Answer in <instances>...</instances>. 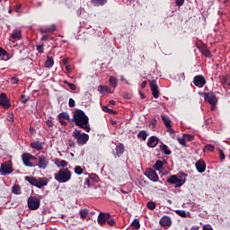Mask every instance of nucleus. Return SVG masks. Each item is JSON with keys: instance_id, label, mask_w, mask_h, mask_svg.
<instances>
[{"instance_id": "4468645a", "label": "nucleus", "mask_w": 230, "mask_h": 230, "mask_svg": "<svg viewBox=\"0 0 230 230\" xmlns=\"http://www.w3.org/2000/svg\"><path fill=\"white\" fill-rule=\"evenodd\" d=\"M162 119L167 128V132H169V134L171 136H174L175 135V131L173 130V128H172V120H170V119H168L166 116H162Z\"/></svg>"}, {"instance_id": "9b49d317", "label": "nucleus", "mask_w": 230, "mask_h": 230, "mask_svg": "<svg viewBox=\"0 0 230 230\" xmlns=\"http://www.w3.org/2000/svg\"><path fill=\"white\" fill-rule=\"evenodd\" d=\"M0 105L4 109H10L12 107V104H10V100H8V97H6V93H4L0 94Z\"/></svg>"}, {"instance_id": "f257e3e1", "label": "nucleus", "mask_w": 230, "mask_h": 230, "mask_svg": "<svg viewBox=\"0 0 230 230\" xmlns=\"http://www.w3.org/2000/svg\"><path fill=\"white\" fill-rule=\"evenodd\" d=\"M73 121L76 127L84 130V132H91V125L89 124V117L85 115V112L81 110H76L73 115Z\"/></svg>"}, {"instance_id": "58836bf2", "label": "nucleus", "mask_w": 230, "mask_h": 230, "mask_svg": "<svg viewBox=\"0 0 230 230\" xmlns=\"http://www.w3.org/2000/svg\"><path fill=\"white\" fill-rule=\"evenodd\" d=\"M89 211L87 209L80 210V217L81 218H85L88 215Z\"/></svg>"}, {"instance_id": "09e8293b", "label": "nucleus", "mask_w": 230, "mask_h": 230, "mask_svg": "<svg viewBox=\"0 0 230 230\" xmlns=\"http://www.w3.org/2000/svg\"><path fill=\"white\" fill-rule=\"evenodd\" d=\"M68 105H69V107H75V100L70 98L69 102H68Z\"/></svg>"}, {"instance_id": "6ab92c4d", "label": "nucleus", "mask_w": 230, "mask_h": 230, "mask_svg": "<svg viewBox=\"0 0 230 230\" xmlns=\"http://www.w3.org/2000/svg\"><path fill=\"white\" fill-rule=\"evenodd\" d=\"M160 226H162L163 227H170V226H172V218H170V217H163L160 219Z\"/></svg>"}, {"instance_id": "c03bdc74", "label": "nucleus", "mask_w": 230, "mask_h": 230, "mask_svg": "<svg viewBox=\"0 0 230 230\" xmlns=\"http://www.w3.org/2000/svg\"><path fill=\"white\" fill-rule=\"evenodd\" d=\"M85 186H86V188H91V180H89V178H86L84 180V188H85Z\"/></svg>"}, {"instance_id": "e433bc0d", "label": "nucleus", "mask_w": 230, "mask_h": 230, "mask_svg": "<svg viewBox=\"0 0 230 230\" xmlns=\"http://www.w3.org/2000/svg\"><path fill=\"white\" fill-rule=\"evenodd\" d=\"M132 227H134L135 229H139V227H141V225L139 224V220L135 219L132 223H131Z\"/></svg>"}, {"instance_id": "393cba45", "label": "nucleus", "mask_w": 230, "mask_h": 230, "mask_svg": "<svg viewBox=\"0 0 230 230\" xmlns=\"http://www.w3.org/2000/svg\"><path fill=\"white\" fill-rule=\"evenodd\" d=\"M31 147L33 148L34 150L40 151L42 150V143H40V141L32 142L31 144Z\"/></svg>"}, {"instance_id": "338daca9", "label": "nucleus", "mask_w": 230, "mask_h": 230, "mask_svg": "<svg viewBox=\"0 0 230 230\" xmlns=\"http://www.w3.org/2000/svg\"><path fill=\"white\" fill-rule=\"evenodd\" d=\"M202 230H213V228L208 227V226H203Z\"/></svg>"}, {"instance_id": "6e6d98bb", "label": "nucleus", "mask_w": 230, "mask_h": 230, "mask_svg": "<svg viewBox=\"0 0 230 230\" xmlns=\"http://www.w3.org/2000/svg\"><path fill=\"white\" fill-rule=\"evenodd\" d=\"M40 32L41 33H51L49 28L48 29H41Z\"/></svg>"}, {"instance_id": "f03ea898", "label": "nucleus", "mask_w": 230, "mask_h": 230, "mask_svg": "<svg viewBox=\"0 0 230 230\" xmlns=\"http://www.w3.org/2000/svg\"><path fill=\"white\" fill-rule=\"evenodd\" d=\"M71 177H73V173L67 168L60 169L54 174L55 181L59 184H66V182H69V181H71Z\"/></svg>"}, {"instance_id": "ea45409f", "label": "nucleus", "mask_w": 230, "mask_h": 230, "mask_svg": "<svg viewBox=\"0 0 230 230\" xmlns=\"http://www.w3.org/2000/svg\"><path fill=\"white\" fill-rule=\"evenodd\" d=\"M177 141L180 143V145H182V146H186V139L183 137H178Z\"/></svg>"}, {"instance_id": "f3484780", "label": "nucleus", "mask_w": 230, "mask_h": 230, "mask_svg": "<svg viewBox=\"0 0 230 230\" xmlns=\"http://www.w3.org/2000/svg\"><path fill=\"white\" fill-rule=\"evenodd\" d=\"M150 85L154 98H159V86L157 85V82L153 80L150 82Z\"/></svg>"}, {"instance_id": "7c9ffc66", "label": "nucleus", "mask_w": 230, "mask_h": 230, "mask_svg": "<svg viewBox=\"0 0 230 230\" xmlns=\"http://www.w3.org/2000/svg\"><path fill=\"white\" fill-rule=\"evenodd\" d=\"M137 137H140V139H143V141H146V137H148V135L146 134V131L142 130L137 134Z\"/></svg>"}, {"instance_id": "4d7b16f0", "label": "nucleus", "mask_w": 230, "mask_h": 230, "mask_svg": "<svg viewBox=\"0 0 230 230\" xmlns=\"http://www.w3.org/2000/svg\"><path fill=\"white\" fill-rule=\"evenodd\" d=\"M58 120H59V123H61V125H64V126L67 125V122L64 120V119H58Z\"/></svg>"}, {"instance_id": "1a4fd4ad", "label": "nucleus", "mask_w": 230, "mask_h": 230, "mask_svg": "<svg viewBox=\"0 0 230 230\" xmlns=\"http://www.w3.org/2000/svg\"><path fill=\"white\" fill-rule=\"evenodd\" d=\"M40 170H46L49 166V159L48 156L41 155L38 157V164H36Z\"/></svg>"}, {"instance_id": "2f4dec72", "label": "nucleus", "mask_w": 230, "mask_h": 230, "mask_svg": "<svg viewBox=\"0 0 230 230\" xmlns=\"http://www.w3.org/2000/svg\"><path fill=\"white\" fill-rule=\"evenodd\" d=\"M58 119H67L69 121V113L67 112H61L58 114Z\"/></svg>"}, {"instance_id": "37998d69", "label": "nucleus", "mask_w": 230, "mask_h": 230, "mask_svg": "<svg viewBox=\"0 0 230 230\" xmlns=\"http://www.w3.org/2000/svg\"><path fill=\"white\" fill-rule=\"evenodd\" d=\"M102 110L104 111V112H109V114H114V111H112L111 109H109L108 106H104Z\"/></svg>"}, {"instance_id": "4c0bfd02", "label": "nucleus", "mask_w": 230, "mask_h": 230, "mask_svg": "<svg viewBox=\"0 0 230 230\" xmlns=\"http://www.w3.org/2000/svg\"><path fill=\"white\" fill-rule=\"evenodd\" d=\"M183 137L185 138V141H193V139H195V137H193V135L188 134H183Z\"/></svg>"}, {"instance_id": "bf43d9fd", "label": "nucleus", "mask_w": 230, "mask_h": 230, "mask_svg": "<svg viewBox=\"0 0 230 230\" xmlns=\"http://www.w3.org/2000/svg\"><path fill=\"white\" fill-rule=\"evenodd\" d=\"M22 103H26L28 102V99H26V95H22Z\"/></svg>"}, {"instance_id": "a211bd4d", "label": "nucleus", "mask_w": 230, "mask_h": 230, "mask_svg": "<svg viewBox=\"0 0 230 230\" xmlns=\"http://www.w3.org/2000/svg\"><path fill=\"white\" fill-rule=\"evenodd\" d=\"M195 166L199 173H204L206 172V163L204 162V160H199L196 163Z\"/></svg>"}, {"instance_id": "cd10ccee", "label": "nucleus", "mask_w": 230, "mask_h": 230, "mask_svg": "<svg viewBox=\"0 0 230 230\" xmlns=\"http://www.w3.org/2000/svg\"><path fill=\"white\" fill-rule=\"evenodd\" d=\"M160 149L165 155H170L172 154V151L168 148V146L163 144L160 146Z\"/></svg>"}, {"instance_id": "680f3d73", "label": "nucleus", "mask_w": 230, "mask_h": 230, "mask_svg": "<svg viewBox=\"0 0 230 230\" xmlns=\"http://www.w3.org/2000/svg\"><path fill=\"white\" fill-rule=\"evenodd\" d=\"M68 62H69V58H66L63 59V65L64 66H67Z\"/></svg>"}, {"instance_id": "de8ad7c7", "label": "nucleus", "mask_w": 230, "mask_h": 230, "mask_svg": "<svg viewBox=\"0 0 230 230\" xmlns=\"http://www.w3.org/2000/svg\"><path fill=\"white\" fill-rule=\"evenodd\" d=\"M68 143H69V146L71 147V148H75V141H73L72 139H69L68 140Z\"/></svg>"}, {"instance_id": "f8f14e48", "label": "nucleus", "mask_w": 230, "mask_h": 230, "mask_svg": "<svg viewBox=\"0 0 230 230\" xmlns=\"http://www.w3.org/2000/svg\"><path fill=\"white\" fill-rule=\"evenodd\" d=\"M146 175L150 181H153V182H157V181H159V175L154 169H147L146 171Z\"/></svg>"}, {"instance_id": "5fc2aeb1", "label": "nucleus", "mask_w": 230, "mask_h": 230, "mask_svg": "<svg viewBox=\"0 0 230 230\" xmlns=\"http://www.w3.org/2000/svg\"><path fill=\"white\" fill-rule=\"evenodd\" d=\"M55 30H57V27L55 26V24H52L50 27H49V31H55Z\"/></svg>"}, {"instance_id": "7ed1b4c3", "label": "nucleus", "mask_w": 230, "mask_h": 230, "mask_svg": "<svg viewBox=\"0 0 230 230\" xmlns=\"http://www.w3.org/2000/svg\"><path fill=\"white\" fill-rule=\"evenodd\" d=\"M25 181L27 182H30L31 186H35L36 188H44V186H48V178L46 177H40V178H35L33 176H26Z\"/></svg>"}, {"instance_id": "bb28decb", "label": "nucleus", "mask_w": 230, "mask_h": 230, "mask_svg": "<svg viewBox=\"0 0 230 230\" xmlns=\"http://www.w3.org/2000/svg\"><path fill=\"white\" fill-rule=\"evenodd\" d=\"M91 3L93 6H103L107 3V0H92Z\"/></svg>"}, {"instance_id": "ddd939ff", "label": "nucleus", "mask_w": 230, "mask_h": 230, "mask_svg": "<svg viewBox=\"0 0 230 230\" xmlns=\"http://www.w3.org/2000/svg\"><path fill=\"white\" fill-rule=\"evenodd\" d=\"M166 164V160H157L153 165V168L156 170V172H159V173H163V170H164Z\"/></svg>"}, {"instance_id": "e2e57ef3", "label": "nucleus", "mask_w": 230, "mask_h": 230, "mask_svg": "<svg viewBox=\"0 0 230 230\" xmlns=\"http://www.w3.org/2000/svg\"><path fill=\"white\" fill-rule=\"evenodd\" d=\"M12 82H13V84H18V83H19V79H17V77H13V78H12Z\"/></svg>"}, {"instance_id": "423d86ee", "label": "nucleus", "mask_w": 230, "mask_h": 230, "mask_svg": "<svg viewBox=\"0 0 230 230\" xmlns=\"http://www.w3.org/2000/svg\"><path fill=\"white\" fill-rule=\"evenodd\" d=\"M27 206L31 211H35L40 208V199L37 197L31 196L27 200Z\"/></svg>"}, {"instance_id": "69168bd1", "label": "nucleus", "mask_w": 230, "mask_h": 230, "mask_svg": "<svg viewBox=\"0 0 230 230\" xmlns=\"http://www.w3.org/2000/svg\"><path fill=\"white\" fill-rule=\"evenodd\" d=\"M199 229H200V226H194L190 228V230H199Z\"/></svg>"}, {"instance_id": "473e14b6", "label": "nucleus", "mask_w": 230, "mask_h": 230, "mask_svg": "<svg viewBox=\"0 0 230 230\" xmlns=\"http://www.w3.org/2000/svg\"><path fill=\"white\" fill-rule=\"evenodd\" d=\"M63 84H66V85L69 86V89H71V91H76V84L69 83L67 82V80L63 81Z\"/></svg>"}, {"instance_id": "4be33fe9", "label": "nucleus", "mask_w": 230, "mask_h": 230, "mask_svg": "<svg viewBox=\"0 0 230 230\" xmlns=\"http://www.w3.org/2000/svg\"><path fill=\"white\" fill-rule=\"evenodd\" d=\"M54 164L58 168H66L67 166L68 163L66 160L61 159H56Z\"/></svg>"}, {"instance_id": "49530a36", "label": "nucleus", "mask_w": 230, "mask_h": 230, "mask_svg": "<svg viewBox=\"0 0 230 230\" xmlns=\"http://www.w3.org/2000/svg\"><path fill=\"white\" fill-rule=\"evenodd\" d=\"M185 0H176V6H182Z\"/></svg>"}, {"instance_id": "c756f323", "label": "nucleus", "mask_w": 230, "mask_h": 230, "mask_svg": "<svg viewBox=\"0 0 230 230\" xmlns=\"http://www.w3.org/2000/svg\"><path fill=\"white\" fill-rule=\"evenodd\" d=\"M74 172L75 173V175H82V173H84V168H82V166L80 165H76L74 168Z\"/></svg>"}, {"instance_id": "9d476101", "label": "nucleus", "mask_w": 230, "mask_h": 230, "mask_svg": "<svg viewBox=\"0 0 230 230\" xmlns=\"http://www.w3.org/2000/svg\"><path fill=\"white\" fill-rule=\"evenodd\" d=\"M35 159H37L35 156H33L32 155H30L28 153H25L22 155L23 164L25 166H29L30 168H32V166H33V163H31V161H35Z\"/></svg>"}, {"instance_id": "8fccbe9b", "label": "nucleus", "mask_w": 230, "mask_h": 230, "mask_svg": "<svg viewBox=\"0 0 230 230\" xmlns=\"http://www.w3.org/2000/svg\"><path fill=\"white\" fill-rule=\"evenodd\" d=\"M107 224L112 226H114V224H116V222L114 221V219H107Z\"/></svg>"}, {"instance_id": "2eb2a0df", "label": "nucleus", "mask_w": 230, "mask_h": 230, "mask_svg": "<svg viewBox=\"0 0 230 230\" xmlns=\"http://www.w3.org/2000/svg\"><path fill=\"white\" fill-rule=\"evenodd\" d=\"M193 84L196 87L202 88L206 85V78L202 75H196L193 79Z\"/></svg>"}, {"instance_id": "dca6fc26", "label": "nucleus", "mask_w": 230, "mask_h": 230, "mask_svg": "<svg viewBox=\"0 0 230 230\" xmlns=\"http://www.w3.org/2000/svg\"><path fill=\"white\" fill-rule=\"evenodd\" d=\"M111 218V214L101 212L98 216L97 222L99 226H103Z\"/></svg>"}, {"instance_id": "39448f33", "label": "nucleus", "mask_w": 230, "mask_h": 230, "mask_svg": "<svg viewBox=\"0 0 230 230\" xmlns=\"http://www.w3.org/2000/svg\"><path fill=\"white\" fill-rule=\"evenodd\" d=\"M186 177H188V175L184 172L181 175H172L167 179V182L169 184H174L175 188H181V186L186 183Z\"/></svg>"}, {"instance_id": "0eeeda50", "label": "nucleus", "mask_w": 230, "mask_h": 230, "mask_svg": "<svg viewBox=\"0 0 230 230\" xmlns=\"http://www.w3.org/2000/svg\"><path fill=\"white\" fill-rule=\"evenodd\" d=\"M204 100L210 105H218V98L213 92L203 93Z\"/></svg>"}, {"instance_id": "052dcab7", "label": "nucleus", "mask_w": 230, "mask_h": 230, "mask_svg": "<svg viewBox=\"0 0 230 230\" xmlns=\"http://www.w3.org/2000/svg\"><path fill=\"white\" fill-rule=\"evenodd\" d=\"M46 123H47L48 127H53V121L52 120L48 119L46 121Z\"/></svg>"}, {"instance_id": "20e7f679", "label": "nucleus", "mask_w": 230, "mask_h": 230, "mask_svg": "<svg viewBox=\"0 0 230 230\" xmlns=\"http://www.w3.org/2000/svg\"><path fill=\"white\" fill-rule=\"evenodd\" d=\"M74 139H75L77 145L82 146L84 145H87V141H89V135L86 133H83L80 129H75L72 133Z\"/></svg>"}, {"instance_id": "13d9d810", "label": "nucleus", "mask_w": 230, "mask_h": 230, "mask_svg": "<svg viewBox=\"0 0 230 230\" xmlns=\"http://www.w3.org/2000/svg\"><path fill=\"white\" fill-rule=\"evenodd\" d=\"M203 55H204L205 57H210L209 50H208V49L204 50V51H203Z\"/></svg>"}, {"instance_id": "a878e982", "label": "nucleus", "mask_w": 230, "mask_h": 230, "mask_svg": "<svg viewBox=\"0 0 230 230\" xmlns=\"http://www.w3.org/2000/svg\"><path fill=\"white\" fill-rule=\"evenodd\" d=\"M98 92L101 94H103L104 93H111V89L109 88V86L99 85L98 86Z\"/></svg>"}, {"instance_id": "c9c22d12", "label": "nucleus", "mask_w": 230, "mask_h": 230, "mask_svg": "<svg viewBox=\"0 0 230 230\" xmlns=\"http://www.w3.org/2000/svg\"><path fill=\"white\" fill-rule=\"evenodd\" d=\"M146 208H147L148 209L154 210V209H155V208H157V205H156L155 202H154V201H149V202H147V204H146Z\"/></svg>"}, {"instance_id": "79ce46f5", "label": "nucleus", "mask_w": 230, "mask_h": 230, "mask_svg": "<svg viewBox=\"0 0 230 230\" xmlns=\"http://www.w3.org/2000/svg\"><path fill=\"white\" fill-rule=\"evenodd\" d=\"M36 49L39 53H44V45H37Z\"/></svg>"}, {"instance_id": "c85d7f7f", "label": "nucleus", "mask_w": 230, "mask_h": 230, "mask_svg": "<svg viewBox=\"0 0 230 230\" xmlns=\"http://www.w3.org/2000/svg\"><path fill=\"white\" fill-rule=\"evenodd\" d=\"M109 82L111 87H113V89H116V87H118V79L116 77L111 76Z\"/></svg>"}, {"instance_id": "72a5a7b5", "label": "nucleus", "mask_w": 230, "mask_h": 230, "mask_svg": "<svg viewBox=\"0 0 230 230\" xmlns=\"http://www.w3.org/2000/svg\"><path fill=\"white\" fill-rule=\"evenodd\" d=\"M12 192L14 193V195H21V187L18 185L13 186Z\"/></svg>"}, {"instance_id": "5701e85b", "label": "nucleus", "mask_w": 230, "mask_h": 230, "mask_svg": "<svg viewBox=\"0 0 230 230\" xmlns=\"http://www.w3.org/2000/svg\"><path fill=\"white\" fill-rule=\"evenodd\" d=\"M115 150L118 157H119L120 155H123V154L125 153V146H123V144H120L116 146Z\"/></svg>"}, {"instance_id": "a18cd8bd", "label": "nucleus", "mask_w": 230, "mask_h": 230, "mask_svg": "<svg viewBox=\"0 0 230 230\" xmlns=\"http://www.w3.org/2000/svg\"><path fill=\"white\" fill-rule=\"evenodd\" d=\"M7 54L8 52H6V50H4L3 48H0V57H6Z\"/></svg>"}, {"instance_id": "603ef678", "label": "nucleus", "mask_w": 230, "mask_h": 230, "mask_svg": "<svg viewBox=\"0 0 230 230\" xmlns=\"http://www.w3.org/2000/svg\"><path fill=\"white\" fill-rule=\"evenodd\" d=\"M66 69L68 73H71V71H73V66H71V65H66Z\"/></svg>"}, {"instance_id": "3c124183", "label": "nucleus", "mask_w": 230, "mask_h": 230, "mask_svg": "<svg viewBox=\"0 0 230 230\" xmlns=\"http://www.w3.org/2000/svg\"><path fill=\"white\" fill-rule=\"evenodd\" d=\"M90 179H92L93 181H98V175L92 173L90 175Z\"/></svg>"}, {"instance_id": "0e129e2a", "label": "nucleus", "mask_w": 230, "mask_h": 230, "mask_svg": "<svg viewBox=\"0 0 230 230\" xmlns=\"http://www.w3.org/2000/svg\"><path fill=\"white\" fill-rule=\"evenodd\" d=\"M141 87H142V89H145L146 87V81H143L141 83Z\"/></svg>"}, {"instance_id": "412c9836", "label": "nucleus", "mask_w": 230, "mask_h": 230, "mask_svg": "<svg viewBox=\"0 0 230 230\" xmlns=\"http://www.w3.org/2000/svg\"><path fill=\"white\" fill-rule=\"evenodd\" d=\"M22 38V32L21 30L13 31V33L11 34V39H13V40H21Z\"/></svg>"}, {"instance_id": "864d4df0", "label": "nucleus", "mask_w": 230, "mask_h": 230, "mask_svg": "<svg viewBox=\"0 0 230 230\" xmlns=\"http://www.w3.org/2000/svg\"><path fill=\"white\" fill-rule=\"evenodd\" d=\"M219 157L221 161H224V159H226V155H224V151H220Z\"/></svg>"}, {"instance_id": "aec40b11", "label": "nucleus", "mask_w": 230, "mask_h": 230, "mask_svg": "<svg viewBox=\"0 0 230 230\" xmlns=\"http://www.w3.org/2000/svg\"><path fill=\"white\" fill-rule=\"evenodd\" d=\"M159 143L157 137H150L147 141V146L150 148H155Z\"/></svg>"}, {"instance_id": "b1692460", "label": "nucleus", "mask_w": 230, "mask_h": 230, "mask_svg": "<svg viewBox=\"0 0 230 230\" xmlns=\"http://www.w3.org/2000/svg\"><path fill=\"white\" fill-rule=\"evenodd\" d=\"M53 66H55V60H53V58L48 57L45 62V67L47 69H50Z\"/></svg>"}, {"instance_id": "f704fd0d", "label": "nucleus", "mask_w": 230, "mask_h": 230, "mask_svg": "<svg viewBox=\"0 0 230 230\" xmlns=\"http://www.w3.org/2000/svg\"><path fill=\"white\" fill-rule=\"evenodd\" d=\"M176 213L182 218H186L190 215V212H186L185 210H176Z\"/></svg>"}, {"instance_id": "a19ab883", "label": "nucleus", "mask_w": 230, "mask_h": 230, "mask_svg": "<svg viewBox=\"0 0 230 230\" xmlns=\"http://www.w3.org/2000/svg\"><path fill=\"white\" fill-rule=\"evenodd\" d=\"M205 150H208V152H213V150H215V146H211V145H206L205 146Z\"/></svg>"}, {"instance_id": "774afa93", "label": "nucleus", "mask_w": 230, "mask_h": 230, "mask_svg": "<svg viewBox=\"0 0 230 230\" xmlns=\"http://www.w3.org/2000/svg\"><path fill=\"white\" fill-rule=\"evenodd\" d=\"M8 121H13V115H10L8 117Z\"/></svg>"}, {"instance_id": "6e6552de", "label": "nucleus", "mask_w": 230, "mask_h": 230, "mask_svg": "<svg viewBox=\"0 0 230 230\" xmlns=\"http://www.w3.org/2000/svg\"><path fill=\"white\" fill-rule=\"evenodd\" d=\"M13 172V169H12V162L7 161L1 164L0 167V175H10V173Z\"/></svg>"}]
</instances>
